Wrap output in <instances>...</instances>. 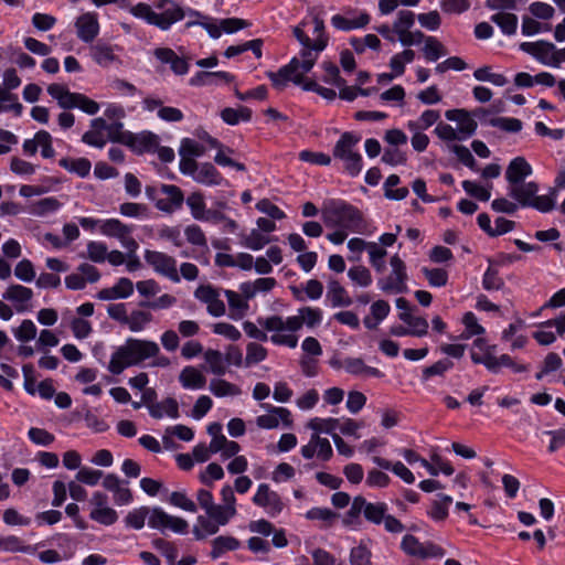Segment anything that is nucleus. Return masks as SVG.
Masks as SVG:
<instances>
[{"label": "nucleus", "mask_w": 565, "mask_h": 565, "mask_svg": "<svg viewBox=\"0 0 565 565\" xmlns=\"http://www.w3.org/2000/svg\"><path fill=\"white\" fill-rule=\"evenodd\" d=\"M267 358V350L263 345L256 342H249L246 347V358L244 360V365L249 367L254 364H257L264 361Z\"/></svg>", "instance_id": "obj_53"}, {"label": "nucleus", "mask_w": 565, "mask_h": 565, "mask_svg": "<svg viewBox=\"0 0 565 565\" xmlns=\"http://www.w3.org/2000/svg\"><path fill=\"white\" fill-rule=\"evenodd\" d=\"M267 414L260 415L256 418V425L262 429H274L281 424L285 428L292 426L291 413L285 407L273 406L271 404L263 403Z\"/></svg>", "instance_id": "obj_13"}, {"label": "nucleus", "mask_w": 565, "mask_h": 565, "mask_svg": "<svg viewBox=\"0 0 565 565\" xmlns=\"http://www.w3.org/2000/svg\"><path fill=\"white\" fill-rule=\"evenodd\" d=\"M221 497L223 504H217V511L223 515L227 516V519H232L236 515V499L234 495V491L231 486L226 484L221 490Z\"/></svg>", "instance_id": "obj_41"}, {"label": "nucleus", "mask_w": 565, "mask_h": 565, "mask_svg": "<svg viewBox=\"0 0 565 565\" xmlns=\"http://www.w3.org/2000/svg\"><path fill=\"white\" fill-rule=\"evenodd\" d=\"M470 356L475 364H482L489 372L494 374L499 373L502 366L510 367L516 373L529 370L527 365L515 363L509 354L480 356L477 352L472 351Z\"/></svg>", "instance_id": "obj_14"}, {"label": "nucleus", "mask_w": 565, "mask_h": 565, "mask_svg": "<svg viewBox=\"0 0 565 565\" xmlns=\"http://www.w3.org/2000/svg\"><path fill=\"white\" fill-rule=\"evenodd\" d=\"M154 56L164 64H170L171 70L177 75H184L189 71V64L183 58L175 54V52L168 47H160L154 50Z\"/></svg>", "instance_id": "obj_27"}, {"label": "nucleus", "mask_w": 565, "mask_h": 565, "mask_svg": "<svg viewBox=\"0 0 565 565\" xmlns=\"http://www.w3.org/2000/svg\"><path fill=\"white\" fill-rule=\"evenodd\" d=\"M225 296L231 310V318L236 320L242 319L248 310L247 301L233 290H225Z\"/></svg>", "instance_id": "obj_43"}, {"label": "nucleus", "mask_w": 565, "mask_h": 565, "mask_svg": "<svg viewBox=\"0 0 565 565\" xmlns=\"http://www.w3.org/2000/svg\"><path fill=\"white\" fill-rule=\"evenodd\" d=\"M160 139L158 135L151 131H142L140 134H131L127 146L131 147L136 152L143 153L156 151Z\"/></svg>", "instance_id": "obj_25"}, {"label": "nucleus", "mask_w": 565, "mask_h": 565, "mask_svg": "<svg viewBox=\"0 0 565 565\" xmlns=\"http://www.w3.org/2000/svg\"><path fill=\"white\" fill-rule=\"evenodd\" d=\"M328 297L332 307H349L352 299L348 296L347 290L337 280L330 281Z\"/></svg>", "instance_id": "obj_46"}, {"label": "nucleus", "mask_w": 565, "mask_h": 565, "mask_svg": "<svg viewBox=\"0 0 565 565\" xmlns=\"http://www.w3.org/2000/svg\"><path fill=\"white\" fill-rule=\"evenodd\" d=\"M532 174V167L523 157L512 159L505 170V179L509 185L524 182Z\"/></svg>", "instance_id": "obj_23"}, {"label": "nucleus", "mask_w": 565, "mask_h": 565, "mask_svg": "<svg viewBox=\"0 0 565 565\" xmlns=\"http://www.w3.org/2000/svg\"><path fill=\"white\" fill-rule=\"evenodd\" d=\"M145 260L156 273L168 277L173 282L180 281L177 260L172 256L162 252L146 249Z\"/></svg>", "instance_id": "obj_12"}, {"label": "nucleus", "mask_w": 565, "mask_h": 565, "mask_svg": "<svg viewBox=\"0 0 565 565\" xmlns=\"http://www.w3.org/2000/svg\"><path fill=\"white\" fill-rule=\"evenodd\" d=\"M194 25H200L205 29L209 35L213 39H218L222 34L221 24L217 25L215 20L207 15H205L203 20H189L184 26L190 29Z\"/></svg>", "instance_id": "obj_60"}, {"label": "nucleus", "mask_w": 565, "mask_h": 565, "mask_svg": "<svg viewBox=\"0 0 565 565\" xmlns=\"http://www.w3.org/2000/svg\"><path fill=\"white\" fill-rule=\"evenodd\" d=\"M491 21L495 23L505 35H513L518 29V17L510 12H499L491 17Z\"/></svg>", "instance_id": "obj_42"}, {"label": "nucleus", "mask_w": 565, "mask_h": 565, "mask_svg": "<svg viewBox=\"0 0 565 565\" xmlns=\"http://www.w3.org/2000/svg\"><path fill=\"white\" fill-rule=\"evenodd\" d=\"M204 360L209 365V371L216 375L223 376L226 373L227 365L225 363V359L222 352L214 349H207L204 352Z\"/></svg>", "instance_id": "obj_36"}, {"label": "nucleus", "mask_w": 565, "mask_h": 565, "mask_svg": "<svg viewBox=\"0 0 565 565\" xmlns=\"http://www.w3.org/2000/svg\"><path fill=\"white\" fill-rule=\"evenodd\" d=\"M186 205L191 211V215L200 221L205 216V202L204 196L200 192H193L186 198Z\"/></svg>", "instance_id": "obj_55"}, {"label": "nucleus", "mask_w": 565, "mask_h": 565, "mask_svg": "<svg viewBox=\"0 0 565 565\" xmlns=\"http://www.w3.org/2000/svg\"><path fill=\"white\" fill-rule=\"evenodd\" d=\"M107 132L110 141L124 145H128L132 134L130 131H124V124L119 120L108 124Z\"/></svg>", "instance_id": "obj_63"}, {"label": "nucleus", "mask_w": 565, "mask_h": 565, "mask_svg": "<svg viewBox=\"0 0 565 565\" xmlns=\"http://www.w3.org/2000/svg\"><path fill=\"white\" fill-rule=\"evenodd\" d=\"M89 518L105 526L113 525L118 520V513L115 509L106 507L104 509H92Z\"/></svg>", "instance_id": "obj_54"}, {"label": "nucleus", "mask_w": 565, "mask_h": 565, "mask_svg": "<svg viewBox=\"0 0 565 565\" xmlns=\"http://www.w3.org/2000/svg\"><path fill=\"white\" fill-rule=\"evenodd\" d=\"M399 320L408 326L413 337H424L428 333V322L423 317H414L411 312H399Z\"/></svg>", "instance_id": "obj_38"}, {"label": "nucleus", "mask_w": 565, "mask_h": 565, "mask_svg": "<svg viewBox=\"0 0 565 565\" xmlns=\"http://www.w3.org/2000/svg\"><path fill=\"white\" fill-rule=\"evenodd\" d=\"M327 225L352 232L360 231L363 218L361 212L344 201H331L323 210Z\"/></svg>", "instance_id": "obj_4"}, {"label": "nucleus", "mask_w": 565, "mask_h": 565, "mask_svg": "<svg viewBox=\"0 0 565 565\" xmlns=\"http://www.w3.org/2000/svg\"><path fill=\"white\" fill-rule=\"evenodd\" d=\"M401 548L405 554L420 559L443 557L445 555L444 548L439 545L433 542L422 543L412 534H406L402 539Z\"/></svg>", "instance_id": "obj_9"}, {"label": "nucleus", "mask_w": 565, "mask_h": 565, "mask_svg": "<svg viewBox=\"0 0 565 565\" xmlns=\"http://www.w3.org/2000/svg\"><path fill=\"white\" fill-rule=\"evenodd\" d=\"M258 323L267 331L271 332H281L284 330L296 332L302 328V323L299 317L297 316L288 317L284 320L280 316H270L268 318H259Z\"/></svg>", "instance_id": "obj_20"}, {"label": "nucleus", "mask_w": 565, "mask_h": 565, "mask_svg": "<svg viewBox=\"0 0 565 565\" xmlns=\"http://www.w3.org/2000/svg\"><path fill=\"white\" fill-rule=\"evenodd\" d=\"M488 124L492 127L500 128L507 132H519L522 129V121L518 118L512 117H495L491 118Z\"/></svg>", "instance_id": "obj_56"}, {"label": "nucleus", "mask_w": 565, "mask_h": 565, "mask_svg": "<svg viewBox=\"0 0 565 565\" xmlns=\"http://www.w3.org/2000/svg\"><path fill=\"white\" fill-rule=\"evenodd\" d=\"M152 512V508L140 507L128 512L125 516L124 522L127 527L135 530H141L145 526L146 519L149 520V515Z\"/></svg>", "instance_id": "obj_45"}, {"label": "nucleus", "mask_w": 565, "mask_h": 565, "mask_svg": "<svg viewBox=\"0 0 565 565\" xmlns=\"http://www.w3.org/2000/svg\"><path fill=\"white\" fill-rule=\"evenodd\" d=\"M423 53L427 61L435 62L440 57L447 55L446 47L443 43L434 36H427L426 43L423 47Z\"/></svg>", "instance_id": "obj_52"}, {"label": "nucleus", "mask_w": 565, "mask_h": 565, "mask_svg": "<svg viewBox=\"0 0 565 565\" xmlns=\"http://www.w3.org/2000/svg\"><path fill=\"white\" fill-rule=\"evenodd\" d=\"M134 292V284L129 278L121 277L115 286L104 288L98 291L97 298L100 300L126 299Z\"/></svg>", "instance_id": "obj_24"}, {"label": "nucleus", "mask_w": 565, "mask_h": 565, "mask_svg": "<svg viewBox=\"0 0 565 565\" xmlns=\"http://www.w3.org/2000/svg\"><path fill=\"white\" fill-rule=\"evenodd\" d=\"M0 551L3 552H22L26 554L34 553L35 548L31 545H25L24 542L14 535L0 536Z\"/></svg>", "instance_id": "obj_47"}, {"label": "nucleus", "mask_w": 565, "mask_h": 565, "mask_svg": "<svg viewBox=\"0 0 565 565\" xmlns=\"http://www.w3.org/2000/svg\"><path fill=\"white\" fill-rule=\"evenodd\" d=\"M343 369L352 375H367L373 377H382L384 374L376 367L369 366L360 358H345Z\"/></svg>", "instance_id": "obj_28"}, {"label": "nucleus", "mask_w": 565, "mask_h": 565, "mask_svg": "<svg viewBox=\"0 0 565 565\" xmlns=\"http://www.w3.org/2000/svg\"><path fill=\"white\" fill-rule=\"evenodd\" d=\"M388 507L385 502L371 503L364 497L358 495L353 499L347 516L353 521L363 514L366 521L379 525L383 522Z\"/></svg>", "instance_id": "obj_7"}, {"label": "nucleus", "mask_w": 565, "mask_h": 565, "mask_svg": "<svg viewBox=\"0 0 565 565\" xmlns=\"http://www.w3.org/2000/svg\"><path fill=\"white\" fill-rule=\"evenodd\" d=\"M75 28L79 40L85 43L93 42L99 32L97 14L94 12H87L79 15L76 19Z\"/></svg>", "instance_id": "obj_21"}, {"label": "nucleus", "mask_w": 565, "mask_h": 565, "mask_svg": "<svg viewBox=\"0 0 565 565\" xmlns=\"http://www.w3.org/2000/svg\"><path fill=\"white\" fill-rule=\"evenodd\" d=\"M152 545L167 558L169 565H175V561L178 557V548L174 546L173 543L166 541L163 539H154L152 541Z\"/></svg>", "instance_id": "obj_62"}, {"label": "nucleus", "mask_w": 565, "mask_h": 565, "mask_svg": "<svg viewBox=\"0 0 565 565\" xmlns=\"http://www.w3.org/2000/svg\"><path fill=\"white\" fill-rule=\"evenodd\" d=\"M49 95L54 98L58 106L63 109L76 108L79 93L70 92V89L62 84H51L47 86Z\"/></svg>", "instance_id": "obj_26"}, {"label": "nucleus", "mask_w": 565, "mask_h": 565, "mask_svg": "<svg viewBox=\"0 0 565 565\" xmlns=\"http://www.w3.org/2000/svg\"><path fill=\"white\" fill-rule=\"evenodd\" d=\"M62 203L53 196L44 198L30 204L29 212L35 216H45L56 212Z\"/></svg>", "instance_id": "obj_37"}, {"label": "nucleus", "mask_w": 565, "mask_h": 565, "mask_svg": "<svg viewBox=\"0 0 565 565\" xmlns=\"http://www.w3.org/2000/svg\"><path fill=\"white\" fill-rule=\"evenodd\" d=\"M370 19L371 18L366 12L360 13V15L355 19H347L341 14H335L331 18V24L338 30L351 31L367 25Z\"/></svg>", "instance_id": "obj_30"}, {"label": "nucleus", "mask_w": 565, "mask_h": 565, "mask_svg": "<svg viewBox=\"0 0 565 565\" xmlns=\"http://www.w3.org/2000/svg\"><path fill=\"white\" fill-rule=\"evenodd\" d=\"M371 557V551L364 544H360L351 548L350 565H372Z\"/></svg>", "instance_id": "obj_64"}, {"label": "nucleus", "mask_w": 565, "mask_h": 565, "mask_svg": "<svg viewBox=\"0 0 565 565\" xmlns=\"http://www.w3.org/2000/svg\"><path fill=\"white\" fill-rule=\"evenodd\" d=\"M156 399L157 392L153 388L147 387L142 391L141 401L148 407L149 414L152 418L160 419L163 417L161 406H166L167 416L174 419L179 418L180 412L177 399H174L173 397H167L160 403L156 402Z\"/></svg>", "instance_id": "obj_10"}, {"label": "nucleus", "mask_w": 565, "mask_h": 565, "mask_svg": "<svg viewBox=\"0 0 565 565\" xmlns=\"http://www.w3.org/2000/svg\"><path fill=\"white\" fill-rule=\"evenodd\" d=\"M241 546V542L230 535H220L212 541L211 557L213 559L220 558L227 551H235Z\"/></svg>", "instance_id": "obj_33"}, {"label": "nucleus", "mask_w": 565, "mask_h": 565, "mask_svg": "<svg viewBox=\"0 0 565 565\" xmlns=\"http://www.w3.org/2000/svg\"><path fill=\"white\" fill-rule=\"evenodd\" d=\"M58 164L71 173H75L81 178L89 175L92 163L86 158H62Z\"/></svg>", "instance_id": "obj_35"}, {"label": "nucleus", "mask_w": 565, "mask_h": 565, "mask_svg": "<svg viewBox=\"0 0 565 565\" xmlns=\"http://www.w3.org/2000/svg\"><path fill=\"white\" fill-rule=\"evenodd\" d=\"M90 56L98 65L103 67L109 66L116 60L113 47L106 43L100 42L90 47Z\"/></svg>", "instance_id": "obj_39"}, {"label": "nucleus", "mask_w": 565, "mask_h": 565, "mask_svg": "<svg viewBox=\"0 0 565 565\" xmlns=\"http://www.w3.org/2000/svg\"><path fill=\"white\" fill-rule=\"evenodd\" d=\"M130 13L161 31L169 30L185 17L190 20H203L205 17L192 8H182L174 0H156L152 6L139 2L130 9Z\"/></svg>", "instance_id": "obj_2"}, {"label": "nucleus", "mask_w": 565, "mask_h": 565, "mask_svg": "<svg viewBox=\"0 0 565 565\" xmlns=\"http://www.w3.org/2000/svg\"><path fill=\"white\" fill-rule=\"evenodd\" d=\"M446 119L457 122V131L460 135V140H466L475 135L478 124L472 117V114L467 109H449L445 113Z\"/></svg>", "instance_id": "obj_16"}, {"label": "nucleus", "mask_w": 565, "mask_h": 565, "mask_svg": "<svg viewBox=\"0 0 565 565\" xmlns=\"http://www.w3.org/2000/svg\"><path fill=\"white\" fill-rule=\"evenodd\" d=\"M221 118L227 125L234 126L239 121H249L252 119V110L243 106L237 109L226 107L221 111Z\"/></svg>", "instance_id": "obj_44"}, {"label": "nucleus", "mask_w": 565, "mask_h": 565, "mask_svg": "<svg viewBox=\"0 0 565 565\" xmlns=\"http://www.w3.org/2000/svg\"><path fill=\"white\" fill-rule=\"evenodd\" d=\"M179 382L186 390H200L206 384V377L194 366H185L179 375Z\"/></svg>", "instance_id": "obj_29"}, {"label": "nucleus", "mask_w": 565, "mask_h": 565, "mask_svg": "<svg viewBox=\"0 0 565 565\" xmlns=\"http://www.w3.org/2000/svg\"><path fill=\"white\" fill-rule=\"evenodd\" d=\"M529 207H533L542 213H547L554 210L556 203V190L552 189L547 195H536L531 202Z\"/></svg>", "instance_id": "obj_57"}, {"label": "nucleus", "mask_w": 565, "mask_h": 565, "mask_svg": "<svg viewBox=\"0 0 565 565\" xmlns=\"http://www.w3.org/2000/svg\"><path fill=\"white\" fill-rule=\"evenodd\" d=\"M302 326L306 324L308 328H315L322 321V310L312 307H302L298 310Z\"/></svg>", "instance_id": "obj_59"}, {"label": "nucleus", "mask_w": 565, "mask_h": 565, "mask_svg": "<svg viewBox=\"0 0 565 565\" xmlns=\"http://www.w3.org/2000/svg\"><path fill=\"white\" fill-rule=\"evenodd\" d=\"M439 500L433 502L428 515L439 522L444 521L448 516V507L452 502V498L447 494H438Z\"/></svg>", "instance_id": "obj_51"}, {"label": "nucleus", "mask_w": 565, "mask_h": 565, "mask_svg": "<svg viewBox=\"0 0 565 565\" xmlns=\"http://www.w3.org/2000/svg\"><path fill=\"white\" fill-rule=\"evenodd\" d=\"M391 273L387 277L381 278L377 281L380 289L386 294H405L407 287V271L406 265L398 255H394L390 260Z\"/></svg>", "instance_id": "obj_6"}, {"label": "nucleus", "mask_w": 565, "mask_h": 565, "mask_svg": "<svg viewBox=\"0 0 565 565\" xmlns=\"http://www.w3.org/2000/svg\"><path fill=\"white\" fill-rule=\"evenodd\" d=\"M312 23L315 24V40H312L311 47L301 49L299 53L300 58L292 57L287 65L280 67L277 72H267V76L276 89H284L288 82L301 84L302 74H307L312 70L320 52L327 47L329 38L324 32L323 20L318 15H313Z\"/></svg>", "instance_id": "obj_1"}, {"label": "nucleus", "mask_w": 565, "mask_h": 565, "mask_svg": "<svg viewBox=\"0 0 565 565\" xmlns=\"http://www.w3.org/2000/svg\"><path fill=\"white\" fill-rule=\"evenodd\" d=\"M539 191V185L534 181L520 182L509 185L508 195L518 202V205L529 207Z\"/></svg>", "instance_id": "obj_22"}, {"label": "nucleus", "mask_w": 565, "mask_h": 565, "mask_svg": "<svg viewBox=\"0 0 565 565\" xmlns=\"http://www.w3.org/2000/svg\"><path fill=\"white\" fill-rule=\"evenodd\" d=\"M3 299L15 302L25 303L29 302L33 297L32 289L22 285H11L2 295Z\"/></svg>", "instance_id": "obj_48"}, {"label": "nucleus", "mask_w": 565, "mask_h": 565, "mask_svg": "<svg viewBox=\"0 0 565 565\" xmlns=\"http://www.w3.org/2000/svg\"><path fill=\"white\" fill-rule=\"evenodd\" d=\"M373 462L382 469L392 470L404 482L412 484L415 481L413 472L401 461L392 465L388 460L382 457H373Z\"/></svg>", "instance_id": "obj_32"}, {"label": "nucleus", "mask_w": 565, "mask_h": 565, "mask_svg": "<svg viewBox=\"0 0 565 565\" xmlns=\"http://www.w3.org/2000/svg\"><path fill=\"white\" fill-rule=\"evenodd\" d=\"M193 180L205 185H220L223 182L221 173L210 162L199 166Z\"/></svg>", "instance_id": "obj_31"}, {"label": "nucleus", "mask_w": 565, "mask_h": 565, "mask_svg": "<svg viewBox=\"0 0 565 565\" xmlns=\"http://www.w3.org/2000/svg\"><path fill=\"white\" fill-rule=\"evenodd\" d=\"M367 252L371 265L377 273H383L385 269L384 258L387 254L386 250L383 247H380L377 243L370 242Z\"/></svg>", "instance_id": "obj_58"}, {"label": "nucleus", "mask_w": 565, "mask_h": 565, "mask_svg": "<svg viewBox=\"0 0 565 565\" xmlns=\"http://www.w3.org/2000/svg\"><path fill=\"white\" fill-rule=\"evenodd\" d=\"M205 513L206 515H199L196 518V524L192 529L193 536L196 541H203L216 534L221 526H225L231 521L217 510Z\"/></svg>", "instance_id": "obj_11"}, {"label": "nucleus", "mask_w": 565, "mask_h": 565, "mask_svg": "<svg viewBox=\"0 0 565 565\" xmlns=\"http://www.w3.org/2000/svg\"><path fill=\"white\" fill-rule=\"evenodd\" d=\"M271 241V238L263 235L259 230H252L248 235L243 236L242 244L252 250H259Z\"/></svg>", "instance_id": "obj_61"}, {"label": "nucleus", "mask_w": 565, "mask_h": 565, "mask_svg": "<svg viewBox=\"0 0 565 565\" xmlns=\"http://www.w3.org/2000/svg\"><path fill=\"white\" fill-rule=\"evenodd\" d=\"M160 192L167 198L156 201V207L159 211L171 214L182 207L184 203V194L179 186L173 184H161Z\"/></svg>", "instance_id": "obj_17"}, {"label": "nucleus", "mask_w": 565, "mask_h": 565, "mask_svg": "<svg viewBox=\"0 0 565 565\" xmlns=\"http://www.w3.org/2000/svg\"><path fill=\"white\" fill-rule=\"evenodd\" d=\"M209 390L216 397L237 396L242 393L237 385L223 379L211 380Z\"/></svg>", "instance_id": "obj_40"}, {"label": "nucleus", "mask_w": 565, "mask_h": 565, "mask_svg": "<svg viewBox=\"0 0 565 565\" xmlns=\"http://www.w3.org/2000/svg\"><path fill=\"white\" fill-rule=\"evenodd\" d=\"M360 140V136L347 131L341 135L333 148V157L343 161L344 169L351 177H356L363 168L361 154L354 151Z\"/></svg>", "instance_id": "obj_5"}, {"label": "nucleus", "mask_w": 565, "mask_h": 565, "mask_svg": "<svg viewBox=\"0 0 565 565\" xmlns=\"http://www.w3.org/2000/svg\"><path fill=\"white\" fill-rule=\"evenodd\" d=\"M340 425V419L338 418H311L307 427L312 429L315 434L319 435V433L329 434L332 437V434H337L335 429Z\"/></svg>", "instance_id": "obj_49"}, {"label": "nucleus", "mask_w": 565, "mask_h": 565, "mask_svg": "<svg viewBox=\"0 0 565 565\" xmlns=\"http://www.w3.org/2000/svg\"><path fill=\"white\" fill-rule=\"evenodd\" d=\"M100 232L103 235L109 237H116L117 239H122L127 234H131L132 226L124 224L117 218H109L102 223Z\"/></svg>", "instance_id": "obj_34"}, {"label": "nucleus", "mask_w": 565, "mask_h": 565, "mask_svg": "<svg viewBox=\"0 0 565 565\" xmlns=\"http://www.w3.org/2000/svg\"><path fill=\"white\" fill-rule=\"evenodd\" d=\"M160 352L154 341L129 338L111 355L108 370L113 374H120L126 367L139 365L145 360L157 356Z\"/></svg>", "instance_id": "obj_3"}, {"label": "nucleus", "mask_w": 565, "mask_h": 565, "mask_svg": "<svg viewBox=\"0 0 565 565\" xmlns=\"http://www.w3.org/2000/svg\"><path fill=\"white\" fill-rule=\"evenodd\" d=\"M253 503L263 508L268 515L277 516L284 509L280 495L273 491L267 483H260L253 497Z\"/></svg>", "instance_id": "obj_15"}, {"label": "nucleus", "mask_w": 565, "mask_h": 565, "mask_svg": "<svg viewBox=\"0 0 565 565\" xmlns=\"http://www.w3.org/2000/svg\"><path fill=\"white\" fill-rule=\"evenodd\" d=\"M127 481H122L118 476L108 473L103 479V487L113 493L117 505H125L132 501V493L127 487Z\"/></svg>", "instance_id": "obj_18"}, {"label": "nucleus", "mask_w": 565, "mask_h": 565, "mask_svg": "<svg viewBox=\"0 0 565 565\" xmlns=\"http://www.w3.org/2000/svg\"><path fill=\"white\" fill-rule=\"evenodd\" d=\"M148 526L162 534H167L168 532L185 534L189 530V523L186 520L171 515L159 507L152 508V512L149 515Z\"/></svg>", "instance_id": "obj_8"}, {"label": "nucleus", "mask_w": 565, "mask_h": 565, "mask_svg": "<svg viewBox=\"0 0 565 565\" xmlns=\"http://www.w3.org/2000/svg\"><path fill=\"white\" fill-rule=\"evenodd\" d=\"M195 298L207 305V312L214 317L225 313V305L220 299L218 291L210 285L200 286L194 292Z\"/></svg>", "instance_id": "obj_19"}, {"label": "nucleus", "mask_w": 565, "mask_h": 565, "mask_svg": "<svg viewBox=\"0 0 565 565\" xmlns=\"http://www.w3.org/2000/svg\"><path fill=\"white\" fill-rule=\"evenodd\" d=\"M152 321V315L149 311L132 310L128 315L126 326L132 332L142 331Z\"/></svg>", "instance_id": "obj_50"}]
</instances>
